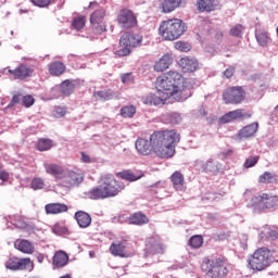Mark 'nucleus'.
<instances>
[{
    "label": "nucleus",
    "instance_id": "nucleus-1",
    "mask_svg": "<svg viewBox=\"0 0 278 278\" xmlns=\"http://www.w3.org/2000/svg\"><path fill=\"white\" fill-rule=\"evenodd\" d=\"M181 137L177 130H156L150 136V141L138 138L135 147L141 155H151L153 151L157 157L168 160L175 155V147H177Z\"/></svg>",
    "mask_w": 278,
    "mask_h": 278
},
{
    "label": "nucleus",
    "instance_id": "nucleus-2",
    "mask_svg": "<svg viewBox=\"0 0 278 278\" xmlns=\"http://www.w3.org/2000/svg\"><path fill=\"white\" fill-rule=\"evenodd\" d=\"M186 23L180 18H169L161 22L159 26V34L163 40L173 42L179 40L186 34Z\"/></svg>",
    "mask_w": 278,
    "mask_h": 278
},
{
    "label": "nucleus",
    "instance_id": "nucleus-3",
    "mask_svg": "<svg viewBox=\"0 0 278 278\" xmlns=\"http://www.w3.org/2000/svg\"><path fill=\"white\" fill-rule=\"evenodd\" d=\"M156 89L160 92H164L169 98L173 97L175 101H186V99L192 96L190 90H175V87L170 80L166 78L165 74L156 78Z\"/></svg>",
    "mask_w": 278,
    "mask_h": 278
},
{
    "label": "nucleus",
    "instance_id": "nucleus-4",
    "mask_svg": "<svg viewBox=\"0 0 278 278\" xmlns=\"http://www.w3.org/2000/svg\"><path fill=\"white\" fill-rule=\"evenodd\" d=\"M248 207H253L254 212H266V210H276L278 207V195L269 193H260L252 197Z\"/></svg>",
    "mask_w": 278,
    "mask_h": 278
},
{
    "label": "nucleus",
    "instance_id": "nucleus-5",
    "mask_svg": "<svg viewBox=\"0 0 278 278\" xmlns=\"http://www.w3.org/2000/svg\"><path fill=\"white\" fill-rule=\"evenodd\" d=\"M270 266V258L268 257V248L263 247L256 249L252 255L248 257V268L254 273H262Z\"/></svg>",
    "mask_w": 278,
    "mask_h": 278
},
{
    "label": "nucleus",
    "instance_id": "nucleus-6",
    "mask_svg": "<svg viewBox=\"0 0 278 278\" xmlns=\"http://www.w3.org/2000/svg\"><path fill=\"white\" fill-rule=\"evenodd\" d=\"M225 256L215 260L204 258L201 268L206 271L207 277L225 278L227 277V266H225Z\"/></svg>",
    "mask_w": 278,
    "mask_h": 278
},
{
    "label": "nucleus",
    "instance_id": "nucleus-7",
    "mask_svg": "<svg viewBox=\"0 0 278 278\" xmlns=\"http://www.w3.org/2000/svg\"><path fill=\"white\" fill-rule=\"evenodd\" d=\"M142 45V35L138 33H126L119 38V50L115 51L117 58H125L131 53V49Z\"/></svg>",
    "mask_w": 278,
    "mask_h": 278
},
{
    "label": "nucleus",
    "instance_id": "nucleus-8",
    "mask_svg": "<svg viewBox=\"0 0 278 278\" xmlns=\"http://www.w3.org/2000/svg\"><path fill=\"white\" fill-rule=\"evenodd\" d=\"M226 105H240L247 99V90L242 86L227 87L222 94Z\"/></svg>",
    "mask_w": 278,
    "mask_h": 278
},
{
    "label": "nucleus",
    "instance_id": "nucleus-9",
    "mask_svg": "<svg viewBox=\"0 0 278 278\" xmlns=\"http://www.w3.org/2000/svg\"><path fill=\"white\" fill-rule=\"evenodd\" d=\"M90 26L93 36H101L108 31V24H105L104 9H98L90 15Z\"/></svg>",
    "mask_w": 278,
    "mask_h": 278
},
{
    "label": "nucleus",
    "instance_id": "nucleus-10",
    "mask_svg": "<svg viewBox=\"0 0 278 278\" xmlns=\"http://www.w3.org/2000/svg\"><path fill=\"white\" fill-rule=\"evenodd\" d=\"M116 23L122 27V29H134V27H138V17L134 11L128 8H124L119 10Z\"/></svg>",
    "mask_w": 278,
    "mask_h": 278
},
{
    "label": "nucleus",
    "instance_id": "nucleus-11",
    "mask_svg": "<svg viewBox=\"0 0 278 278\" xmlns=\"http://www.w3.org/2000/svg\"><path fill=\"white\" fill-rule=\"evenodd\" d=\"M102 186L108 199L112 197H118L123 190H125V184L123 181L116 180L112 175H108L102 179Z\"/></svg>",
    "mask_w": 278,
    "mask_h": 278
},
{
    "label": "nucleus",
    "instance_id": "nucleus-12",
    "mask_svg": "<svg viewBox=\"0 0 278 278\" xmlns=\"http://www.w3.org/2000/svg\"><path fill=\"white\" fill-rule=\"evenodd\" d=\"M166 79L170 80L172 86H174V90H190L188 86H186V78L177 72V71H169L165 73Z\"/></svg>",
    "mask_w": 278,
    "mask_h": 278
},
{
    "label": "nucleus",
    "instance_id": "nucleus-13",
    "mask_svg": "<svg viewBox=\"0 0 278 278\" xmlns=\"http://www.w3.org/2000/svg\"><path fill=\"white\" fill-rule=\"evenodd\" d=\"M36 103V99H34V96L26 94L23 96V93H14L10 103L9 108H14V105H23V108H31Z\"/></svg>",
    "mask_w": 278,
    "mask_h": 278
},
{
    "label": "nucleus",
    "instance_id": "nucleus-14",
    "mask_svg": "<svg viewBox=\"0 0 278 278\" xmlns=\"http://www.w3.org/2000/svg\"><path fill=\"white\" fill-rule=\"evenodd\" d=\"M244 118H251V113H245L243 109H237L224 114L219 121L223 125H227V123H233V121H242Z\"/></svg>",
    "mask_w": 278,
    "mask_h": 278
},
{
    "label": "nucleus",
    "instance_id": "nucleus-15",
    "mask_svg": "<svg viewBox=\"0 0 278 278\" xmlns=\"http://www.w3.org/2000/svg\"><path fill=\"white\" fill-rule=\"evenodd\" d=\"M146 249L152 255H157L164 253V243H162V239H160V236H153L147 239L146 241Z\"/></svg>",
    "mask_w": 278,
    "mask_h": 278
},
{
    "label": "nucleus",
    "instance_id": "nucleus-16",
    "mask_svg": "<svg viewBox=\"0 0 278 278\" xmlns=\"http://www.w3.org/2000/svg\"><path fill=\"white\" fill-rule=\"evenodd\" d=\"M109 251L114 257H129V254H127V240L125 239L111 243Z\"/></svg>",
    "mask_w": 278,
    "mask_h": 278
},
{
    "label": "nucleus",
    "instance_id": "nucleus-17",
    "mask_svg": "<svg viewBox=\"0 0 278 278\" xmlns=\"http://www.w3.org/2000/svg\"><path fill=\"white\" fill-rule=\"evenodd\" d=\"M169 96L164 91L159 90V96L149 94L143 98L144 105H166V101H168Z\"/></svg>",
    "mask_w": 278,
    "mask_h": 278
},
{
    "label": "nucleus",
    "instance_id": "nucleus-18",
    "mask_svg": "<svg viewBox=\"0 0 278 278\" xmlns=\"http://www.w3.org/2000/svg\"><path fill=\"white\" fill-rule=\"evenodd\" d=\"M219 5L218 0H195V8L201 14L203 12H215Z\"/></svg>",
    "mask_w": 278,
    "mask_h": 278
},
{
    "label": "nucleus",
    "instance_id": "nucleus-19",
    "mask_svg": "<svg viewBox=\"0 0 278 278\" xmlns=\"http://www.w3.org/2000/svg\"><path fill=\"white\" fill-rule=\"evenodd\" d=\"M10 75H13L14 79H27L34 75V67L21 64L15 70H9Z\"/></svg>",
    "mask_w": 278,
    "mask_h": 278
},
{
    "label": "nucleus",
    "instance_id": "nucleus-20",
    "mask_svg": "<svg viewBox=\"0 0 278 278\" xmlns=\"http://www.w3.org/2000/svg\"><path fill=\"white\" fill-rule=\"evenodd\" d=\"M68 254L63 250L56 251L52 256L53 268H64V266H68Z\"/></svg>",
    "mask_w": 278,
    "mask_h": 278
},
{
    "label": "nucleus",
    "instance_id": "nucleus-21",
    "mask_svg": "<svg viewBox=\"0 0 278 278\" xmlns=\"http://www.w3.org/2000/svg\"><path fill=\"white\" fill-rule=\"evenodd\" d=\"M258 127H260V124L257 123H252L250 125L244 126L238 132L239 140H247V138H253V136L257 134Z\"/></svg>",
    "mask_w": 278,
    "mask_h": 278
},
{
    "label": "nucleus",
    "instance_id": "nucleus-22",
    "mask_svg": "<svg viewBox=\"0 0 278 278\" xmlns=\"http://www.w3.org/2000/svg\"><path fill=\"white\" fill-rule=\"evenodd\" d=\"M182 2L184 0H163L159 8L163 14H170L181 7Z\"/></svg>",
    "mask_w": 278,
    "mask_h": 278
},
{
    "label": "nucleus",
    "instance_id": "nucleus-23",
    "mask_svg": "<svg viewBox=\"0 0 278 278\" xmlns=\"http://www.w3.org/2000/svg\"><path fill=\"white\" fill-rule=\"evenodd\" d=\"M74 218L81 229H87V227H90V225L92 224V217L90 216V214L84 211H77L74 215Z\"/></svg>",
    "mask_w": 278,
    "mask_h": 278
},
{
    "label": "nucleus",
    "instance_id": "nucleus-24",
    "mask_svg": "<svg viewBox=\"0 0 278 278\" xmlns=\"http://www.w3.org/2000/svg\"><path fill=\"white\" fill-rule=\"evenodd\" d=\"M46 214L58 215L68 212V205L64 203H48L45 205Z\"/></svg>",
    "mask_w": 278,
    "mask_h": 278
},
{
    "label": "nucleus",
    "instance_id": "nucleus-25",
    "mask_svg": "<svg viewBox=\"0 0 278 278\" xmlns=\"http://www.w3.org/2000/svg\"><path fill=\"white\" fill-rule=\"evenodd\" d=\"M173 64V56L170 54H164L155 64L154 71L156 73H164Z\"/></svg>",
    "mask_w": 278,
    "mask_h": 278
},
{
    "label": "nucleus",
    "instance_id": "nucleus-26",
    "mask_svg": "<svg viewBox=\"0 0 278 278\" xmlns=\"http://www.w3.org/2000/svg\"><path fill=\"white\" fill-rule=\"evenodd\" d=\"M48 71L52 77H60L66 73V65L60 61H54L49 64Z\"/></svg>",
    "mask_w": 278,
    "mask_h": 278
},
{
    "label": "nucleus",
    "instance_id": "nucleus-27",
    "mask_svg": "<svg viewBox=\"0 0 278 278\" xmlns=\"http://www.w3.org/2000/svg\"><path fill=\"white\" fill-rule=\"evenodd\" d=\"M115 175L119 179H124V181H130V182L131 181H138V179H142V177H144V173L139 172L137 174H134L129 169H126V170H123V172H118Z\"/></svg>",
    "mask_w": 278,
    "mask_h": 278
},
{
    "label": "nucleus",
    "instance_id": "nucleus-28",
    "mask_svg": "<svg viewBox=\"0 0 278 278\" xmlns=\"http://www.w3.org/2000/svg\"><path fill=\"white\" fill-rule=\"evenodd\" d=\"M178 64L181 66L182 71H188L189 73H194L199 67V62L188 56L180 59Z\"/></svg>",
    "mask_w": 278,
    "mask_h": 278
},
{
    "label": "nucleus",
    "instance_id": "nucleus-29",
    "mask_svg": "<svg viewBox=\"0 0 278 278\" xmlns=\"http://www.w3.org/2000/svg\"><path fill=\"white\" fill-rule=\"evenodd\" d=\"M170 181L173 184V187L175 190H184V186H186V178L184 177V174L181 172L176 170L170 176Z\"/></svg>",
    "mask_w": 278,
    "mask_h": 278
},
{
    "label": "nucleus",
    "instance_id": "nucleus-30",
    "mask_svg": "<svg viewBox=\"0 0 278 278\" xmlns=\"http://www.w3.org/2000/svg\"><path fill=\"white\" fill-rule=\"evenodd\" d=\"M14 247L17 249V251L26 253V255H31V253L35 251L34 244L28 240H17L15 241Z\"/></svg>",
    "mask_w": 278,
    "mask_h": 278
},
{
    "label": "nucleus",
    "instance_id": "nucleus-31",
    "mask_svg": "<svg viewBox=\"0 0 278 278\" xmlns=\"http://www.w3.org/2000/svg\"><path fill=\"white\" fill-rule=\"evenodd\" d=\"M89 199H92L93 201H98L99 199H108V193H105V188L103 187V184L92 188L88 191Z\"/></svg>",
    "mask_w": 278,
    "mask_h": 278
},
{
    "label": "nucleus",
    "instance_id": "nucleus-32",
    "mask_svg": "<svg viewBox=\"0 0 278 278\" xmlns=\"http://www.w3.org/2000/svg\"><path fill=\"white\" fill-rule=\"evenodd\" d=\"M46 173L48 175H52V177H55V179H60L64 175V168L58 164H45Z\"/></svg>",
    "mask_w": 278,
    "mask_h": 278
},
{
    "label": "nucleus",
    "instance_id": "nucleus-33",
    "mask_svg": "<svg viewBox=\"0 0 278 278\" xmlns=\"http://www.w3.org/2000/svg\"><path fill=\"white\" fill-rule=\"evenodd\" d=\"M129 225H147L149 224V217L142 213H134L128 218Z\"/></svg>",
    "mask_w": 278,
    "mask_h": 278
},
{
    "label": "nucleus",
    "instance_id": "nucleus-34",
    "mask_svg": "<svg viewBox=\"0 0 278 278\" xmlns=\"http://www.w3.org/2000/svg\"><path fill=\"white\" fill-rule=\"evenodd\" d=\"M75 91V85L71 80H64L60 85V92L64 97H70Z\"/></svg>",
    "mask_w": 278,
    "mask_h": 278
},
{
    "label": "nucleus",
    "instance_id": "nucleus-35",
    "mask_svg": "<svg viewBox=\"0 0 278 278\" xmlns=\"http://www.w3.org/2000/svg\"><path fill=\"white\" fill-rule=\"evenodd\" d=\"M18 270H27L28 273H31L34 270V261L29 257L20 258Z\"/></svg>",
    "mask_w": 278,
    "mask_h": 278
},
{
    "label": "nucleus",
    "instance_id": "nucleus-36",
    "mask_svg": "<svg viewBox=\"0 0 278 278\" xmlns=\"http://www.w3.org/2000/svg\"><path fill=\"white\" fill-rule=\"evenodd\" d=\"M67 181L71 184V186H75V184H81V181H84V174L72 170L67 175Z\"/></svg>",
    "mask_w": 278,
    "mask_h": 278
},
{
    "label": "nucleus",
    "instance_id": "nucleus-37",
    "mask_svg": "<svg viewBox=\"0 0 278 278\" xmlns=\"http://www.w3.org/2000/svg\"><path fill=\"white\" fill-rule=\"evenodd\" d=\"M72 27L73 29H76V31H81V29L86 27V16L79 15L74 17L72 21Z\"/></svg>",
    "mask_w": 278,
    "mask_h": 278
},
{
    "label": "nucleus",
    "instance_id": "nucleus-38",
    "mask_svg": "<svg viewBox=\"0 0 278 278\" xmlns=\"http://www.w3.org/2000/svg\"><path fill=\"white\" fill-rule=\"evenodd\" d=\"M121 116L123 118H134L136 116V106L126 105L121 109Z\"/></svg>",
    "mask_w": 278,
    "mask_h": 278
},
{
    "label": "nucleus",
    "instance_id": "nucleus-39",
    "mask_svg": "<svg viewBox=\"0 0 278 278\" xmlns=\"http://www.w3.org/2000/svg\"><path fill=\"white\" fill-rule=\"evenodd\" d=\"M189 247H191V249H201V247H203V236L201 235H194L189 239L188 242Z\"/></svg>",
    "mask_w": 278,
    "mask_h": 278
},
{
    "label": "nucleus",
    "instance_id": "nucleus-40",
    "mask_svg": "<svg viewBox=\"0 0 278 278\" xmlns=\"http://www.w3.org/2000/svg\"><path fill=\"white\" fill-rule=\"evenodd\" d=\"M53 147L51 139H39L36 146L37 151H49Z\"/></svg>",
    "mask_w": 278,
    "mask_h": 278
},
{
    "label": "nucleus",
    "instance_id": "nucleus-41",
    "mask_svg": "<svg viewBox=\"0 0 278 278\" xmlns=\"http://www.w3.org/2000/svg\"><path fill=\"white\" fill-rule=\"evenodd\" d=\"M97 97L102 101H110L114 99V91L112 89L101 90L97 92Z\"/></svg>",
    "mask_w": 278,
    "mask_h": 278
},
{
    "label": "nucleus",
    "instance_id": "nucleus-42",
    "mask_svg": "<svg viewBox=\"0 0 278 278\" xmlns=\"http://www.w3.org/2000/svg\"><path fill=\"white\" fill-rule=\"evenodd\" d=\"M256 40L261 47H266V45H268L271 39L268 36V33H257Z\"/></svg>",
    "mask_w": 278,
    "mask_h": 278
},
{
    "label": "nucleus",
    "instance_id": "nucleus-43",
    "mask_svg": "<svg viewBox=\"0 0 278 278\" xmlns=\"http://www.w3.org/2000/svg\"><path fill=\"white\" fill-rule=\"evenodd\" d=\"M275 175L269 172H265L258 177V184H273L275 181Z\"/></svg>",
    "mask_w": 278,
    "mask_h": 278
},
{
    "label": "nucleus",
    "instance_id": "nucleus-44",
    "mask_svg": "<svg viewBox=\"0 0 278 278\" xmlns=\"http://www.w3.org/2000/svg\"><path fill=\"white\" fill-rule=\"evenodd\" d=\"M30 188L33 190H42L45 188V180L40 177H36L30 182Z\"/></svg>",
    "mask_w": 278,
    "mask_h": 278
},
{
    "label": "nucleus",
    "instance_id": "nucleus-45",
    "mask_svg": "<svg viewBox=\"0 0 278 278\" xmlns=\"http://www.w3.org/2000/svg\"><path fill=\"white\" fill-rule=\"evenodd\" d=\"M174 48L177 51H182L184 53H188V51H190V49H191V46H190V43L185 42V41H177L174 43Z\"/></svg>",
    "mask_w": 278,
    "mask_h": 278
},
{
    "label": "nucleus",
    "instance_id": "nucleus-46",
    "mask_svg": "<svg viewBox=\"0 0 278 278\" xmlns=\"http://www.w3.org/2000/svg\"><path fill=\"white\" fill-rule=\"evenodd\" d=\"M67 112L68 111L64 106H55L53 110L52 116H54V118H64Z\"/></svg>",
    "mask_w": 278,
    "mask_h": 278
},
{
    "label": "nucleus",
    "instance_id": "nucleus-47",
    "mask_svg": "<svg viewBox=\"0 0 278 278\" xmlns=\"http://www.w3.org/2000/svg\"><path fill=\"white\" fill-rule=\"evenodd\" d=\"M260 162V155H253L245 160L243 166L244 168H253Z\"/></svg>",
    "mask_w": 278,
    "mask_h": 278
},
{
    "label": "nucleus",
    "instance_id": "nucleus-48",
    "mask_svg": "<svg viewBox=\"0 0 278 278\" xmlns=\"http://www.w3.org/2000/svg\"><path fill=\"white\" fill-rule=\"evenodd\" d=\"M18 257H11L5 263V268H9V270H18Z\"/></svg>",
    "mask_w": 278,
    "mask_h": 278
},
{
    "label": "nucleus",
    "instance_id": "nucleus-49",
    "mask_svg": "<svg viewBox=\"0 0 278 278\" xmlns=\"http://www.w3.org/2000/svg\"><path fill=\"white\" fill-rule=\"evenodd\" d=\"M52 231H53V233H56V236H62L64 233H68V228H66V226H64L62 224H55L52 227Z\"/></svg>",
    "mask_w": 278,
    "mask_h": 278
},
{
    "label": "nucleus",
    "instance_id": "nucleus-50",
    "mask_svg": "<svg viewBox=\"0 0 278 278\" xmlns=\"http://www.w3.org/2000/svg\"><path fill=\"white\" fill-rule=\"evenodd\" d=\"M242 31H244V26H242L241 24H237L230 29V36L240 38V36H242Z\"/></svg>",
    "mask_w": 278,
    "mask_h": 278
},
{
    "label": "nucleus",
    "instance_id": "nucleus-51",
    "mask_svg": "<svg viewBox=\"0 0 278 278\" xmlns=\"http://www.w3.org/2000/svg\"><path fill=\"white\" fill-rule=\"evenodd\" d=\"M203 168L205 173H214V170H216V164H214V160L206 161L203 165Z\"/></svg>",
    "mask_w": 278,
    "mask_h": 278
},
{
    "label": "nucleus",
    "instance_id": "nucleus-52",
    "mask_svg": "<svg viewBox=\"0 0 278 278\" xmlns=\"http://www.w3.org/2000/svg\"><path fill=\"white\" fill-rule=\"evenodd\" d=\"M37 8H49L51 0H30Z\"/></svg>",
    "mask_w": 278,
    "mask_h": 278
},
{
    "label": "nucleus",
    "instance_id": "nucleus-53",
    "mask_svg": "<svg viewBox=\"0 0 278 278\" xmlns=\"http://www.w3.org/2000/svg\"><path fill=\"white\" fill-rule=\"evenodd\" d=\"M268 258L269 265L273 264V262H278V250L268 249Z\"/></svg>",
    "mask_w": 278,
    "mask_h": 278
},
{
    "label": "nucleus",
    "instance_id": "nucleus-54",
    "mask_svg": "<svg viewBox=\"0 0 278 278\" xmlns=\"http://www.w3.org/2000/svg\"><path fill=\"white\" fill-rule=\"evenodd\" d=\"M121 79L123 84H130V81H134V76L131 73H126L122 75Z\"/></svg>",
    "mask_w": 278,
    "mask_h": 278
},
{
    "label": "nucleus",
    "instance_id": "nucleus-55",
    "mask_svg": "<svg viewBox=\"0 0 278 278\" xmlns=\"http://www.w3.org/2000/svg\"><path fill=\"white\" fill-rule=\"evenodd\" d=\"M266 238H268L269 240H277L278 238V231L277 230H268L265 233Z\"/></svg>",
    "mask_w": 278,
    "mask_h": 278
},
{
    "label": "nucleus",
    "instance_id": "nucleus-56",
    "mask_svg": "<svg viewBox=\"0 0 278 278\" xmlns=\"http://www.w3.org/2000/svg\"><path fill=\"white\" fill-rule=\"evenodd\" d=\"M236 73V68L233 67H228L225 72L224 75L227 79H231V76Z\"/></svg>",
    "mask_w": 278,
    "mask_h": 278
},
{
    "label": "nucleus",
    "instance_id": "nucleus-57",
    "mask_svg": "<svg viewBox=\"0 0 278 278\" xmlns=\"http://www.w3.org/2000/svg\"><path fill=\"white\" fill-rule=\"evenodd\" d=\"M81 162H85V164H90V162H92V159H90V155L81 152Z\"/></svg>",
    "mask_w": 278,
    "mask_h": 278
},
{
    "label": "nucleus",
    "instance_id": "nucleus-58",
    "mask_svg": "<svg viewBox=\"0 0 278 278\" xmlns=\"http://www.w3.org/2000/svg\"><path fill=\"white\" fill-rule=\"evenodd\" d=\"M0 179L1 181H8L10 179V174L5 170L0 172Z\"/></svg>",
    "mask_w": 278,
    "mask_h": 278
},
{
    "label": "nucleus",
    "instance_id": "nucleus-59",
    "mask_svg": "<svg viewBox=\"0 0 278 278\" xmlns=\"http://www.w3.org/2000/svg\"><path fill=\"white\" fill-rule=\"evenodd\" d=\"M36 260H37V262H38L39 264H42V262H45V254L38 253V254L36 255Z\"/></svg>",
    "mask_w": 278,
    "mask_h": 278
},
{
    "label": "nucleus",
    "instance_id": "nucleus-60",
    "mask_svg": "<svg viewBox=\"0 0 278 278\" xmlns=\"http://www.w3.org/2000/svg\"><path fill=\"white\" fill-rule=\"evenodd\" d=\"M97 5H99V3H97V2H90L89 9L97 8Z\"/></svg>",
    "mask_w": 278,
    "mask_h": 278
},
{
    "label": "nucleus",
    "instance_id": "nucleus-61",
    "mask_svg": "<svg viewBox=\"0 0 278 278\" xmlns=\"http://www.w3.org/2000/svg\"><path fill=\"white\" fill-rule=\"evenodd\" d=\"M275 112H278V105L275 108Z\"/></svg>",
    "mask_w": 278,
    "mask_h": 278
},
{
    "label": "nucleus",
    "instance_id": "nucleus-62",
    "mask_svg": "<svg viewBox=\"0 0 278 278\" xmlns=\"http://www.w3.org/2000/svg\"><path fill=\"white\" fill-rule=\"evenodd\" d=\"M174 116H178L177 114H174Z\"/></svg>",
    "mask_w": 278,
    "mask_h": 278
}]
</instances>
